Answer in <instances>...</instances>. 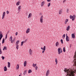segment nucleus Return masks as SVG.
<instances>
[{
  "instance_id": "nucleus-1",
  "label": "nucleus",
  "mask_w": 76,
  "mask_h": 76,
  "mask_svg": "<svg viewBox=\"0 0 76 76\" xmlns=\"http://www.w3.org/2000/svg\"><path fill=\"white\" fill-rule=\"evenodd\" d=\"M65 72H66L67 73V75L68 76H75L74 75V73L72 71H69L68 70L65 68L64 69V70Z\"/></svg>"
},
{
  "instance_id": "nucleus-2",
  "label": "nucleus",
  "mask_w": 76,
  "mask_h": 76,
  "mask_svg": "<svg viewBox=\"0 0 76 76\" xmlns=\"http://www.w3.org/2000/svg\"><path fill=\"white\" fill-rule=\"evenodd\" d=\"M58 54H60L61 53H62V52L63 51H62V49H61V48H58Z\"/></svg>"
},
{
  "instance_id": "nucleus-3",
  "label": "nucleus",
  "mask_w": 76,
  "mask_h": 76,
  "mask_svg": "<svg viewBox=\"0 0 76 76\" xmlns=\"http://www.w3.org/2000/svg\"><path fill=\"white\" fill-rule=\"evenodd\" d=\"M43 16L42 15L41 17L40 18V22L41 23H42L43 22V20H43Z\"/></svg>"
},
{
  "instance_id": "nucleus-4",
  "label": "nucleus",
  "mask_w": 76,
  "mask_h": 76,
  "mask_svg": "<svg viewBox=\"0 0 76 76\" xmlns=\"http://www.w3.org/2000/svg\"><path fill=\"white\" fill-rule=\"evenodd\" d=\"M46 49L45 46H44L43 48V50L42 51V53L43 54L45 52V51Z\"/></svg>"
},
{
  "instance_id": "nucleus-5",
  "label": "nucleus",
  "mask_w": 76,
  "mask_h": 76,
  "mask_svg": "<svg viewBox=\"0 0 76 76\" xmlns=\"http://www.w3.org/2000/svg\"><path fill=\"white\" fill-rule=\"evenodd\" d=\"M16 41V39L14 38L13 39V40H12L11 41V43H15V41Z\"/></svg>"
},
{
  "instance_id": "nucleus-6",
  "label": "nucleus",
  "mask_w": 76,
  "mask_h": 76,
  "mask_svg": "<svg viewBox=\"0 0 76 76\" xmlns=\"http://www.w3.org/2000/svg\"><path fill=\"white\" fill-rule=\"evenodd\" d=\"M50 73V70H47V72L46 73V76H48V74Z\"/></svg>"
},
{
  "instance_id": "nucleus-7",
  "label": "nucleus",
  "mask_w": 76,
  "mask_h": 76,
  "mask_svg": "<svg viewBox=\"0 0 76 76\" xmlns=\"http://www.w3.org/2000/svg\"><path fill=\"white\" fill-rule=\"evenodd\" d=\"M59 45H60V43L58 42H57L56 43V47H58Z\"/></svg>"
},
{
  "instance_id": "nucleus-8",
  "label": "nucleus",
  "mask_w": 76,
  "mask_h": 76,
  "mask_svg": "<svg viewBox=\"0 0 76 76\" xmlns=\"http://www.w3.org/2000/svg\"><path fill=\"white\" fill-rule=\"evenodd\" d=\"M70 26H68L66 28V31H69V30H70Z\"/></svg>"
},
{
  "instance_id": "nucleus-9",
  "label": "nucleus",
  "mask_w": 76,
  "mask_h": 76,
  "mask_svg": "<svg viewBox=\"0 0 76 76\" xmlns=\"http://www.w3.org/2000/svg\"><path fill=\"white\" fill-rule=\"evenodd\" d=\"M32 50L31 49H30L29 51V53L31 56H32Z\"/></svg>"
},
{
  "instance_id": "nucleus-10",
  "label": "nucleus",
  "mask_w": 76,
  "mask_h": 76,
  "mask_svg": "<svg viewBox=\"0 0 76 76\" xmlns=\"http://www.w3.org/2000/svg\"><path fill=\"white\" fill-rule=\"evenodd\" d=\"M30 30V29L29 28H28L27 29V30L26 31V34H28V33H29V32Z\"/></svg>"
},
{
  "instance_id": "nucleus-11",
  "label": "nucleus",
  "mask_w": 76,
  "mask_h": 76,
  "mask_svg": "<svg viewBox=\"0 0 76 76\" xmlns=\"http://www.w3.org/2000/svg\"><path fill=\"white\" fill-rule=\"evenodd\" d=\"M21 7H22V6H20L18 7V11H19V12H20V10H21Z\"/></svg>"
},
{
  "instance_id": "nucleus-12",
  "label": "nucleus",
  "mask_w": 76,
  "mask_h": 76,
  "mask_svg": "<svg viewBox=\"0 0 76 76\" xmlns=\"http://www.w3.org/2000/svg\"><path fill=\"white\" fill-rule=\"evenodd\" d=\"M4 72H6V71H7V68L6 66H4Z\"/></svg>"
},
{
  "instance_id": "nucleus-13",
  "label": "nucleus",
  "mask_w": 76,
  "mask_h": 76,
  "mask_svg": "<svg viewBox=\"0 0 76 76\" xmlns=\"http://www.w3.org/2000/svg\"><path fill=\"white\" fill-rule=\"evenodd\" d=\"M26 63H27V62L26 61H25L24 63V67H26Z\"/></svg>"
},
{
  "instance_id": "nucleus-14",
  "label": "nucleus",
  "mask_w": 76,
  "mask_h": 76,
  "mask_svg": "<svg viewBox=\"0 0 76 76\" xmlns=\"http://www.w3.org/2000/svg\"><path fill=\"white\" fill-rule=\"evenodd\" d=\"M31 16H32V13H30L29 14V15L28 17V18H31Z\"/></svg>"
},
{
  "instance_id": "nucleus-15",
  "label": "nucleus",
  "mask_w": 76,
  "mask_h": 76,
  "mask_svg": "<svg viewBox=\"0 0 76 76\" xmlns=\"http://www.w3.org/2000/svg\"><path fill=\"white\" fill-rule=\"evenodd\" d=\"M68 21H69V20H68V19H66L65 20L64 24H66L67 22H68Z\"/></svg>"
},
{
  "instance_id": "nucleus-16",
  "label": "nucleus",
  "mask_w": 76,
  "mask_h": 76,
  "mask_svg": "<svg viewBox=\"0 0 76 76\" xmlns=\"http://www.w3.org/2000/svg\"><path fill=\"white\" fill-rule=\"evenodd\" d=\"M72 37L73 38H75V34H72Z\"/></svg>"
},
{
  "instance_id": "nucleus-17",
  "label": "nucleus",
  "mask_w": 76,
  "mask_h": 76,
  "mask_svg": "<svg viewBox=\"0 0 76 76\" xmlns=\"http://www.w3.org/2000/svg\"><path fill=\"white\" fill-rule=\"evenodd\" d=\"M19 65L18 64L17 65L16 69L18 70V69H19Z\"/></svg>"
},
{
  "instance_id": "nucleus-18",
  "label": "nucleus",
  "mask_w": 76,
  "mask_h": 76,
  "mask_svg": "<svg viewBox=\"0 0 76 76\" xmlns=\"http://www.w3.org/2000/svg\"><path fill=\"white\" fill-rule=\"evenodd\" d=\"M66 41H69V37H66Z\"/></svg>"
},
{
  "instance_id": "nucleus-19",
  "label": "nucleus",
  "mask_w": 76,
  "mask_h": 76,
  "mask_svg": "<svg viewBox=\"0 0 76 76\" xmlns=\"http://www.w3.org/2000/svg\"><path fill=\"white\" fill-rule=\"evenodd\" d=\"M27 72V70H26L25 71H24V73H23V75H26V74L27 73V72Z\"/></svg>"
},
{
  "instance_id": "nucleus-20",
  "label": "nucleus",
  "mask_w": 76,
  "mask_h": 76,
  "mask_svg": "<svg viewBox=\"0 0 76 76\" xmlns=\"http://www.w3.org/2000/svg\"><path fill=\"white\" fill-rule=\"evenodd\" d=\"M3 50H7V47L4 46L3 49Z\"/></svg>"
},
{
  "instance_id": "nucleus-21",
  "label": "nucleus",
  "mask_w": 76,
  "mask_h": 76,
  "mask_svg": "<svg viewBox=\"0 0 76 76\" xmlns=\"http://www.w3.org/2000/svg\"><path fill=\"white\" fill-rule=\"evenodd\" d=\"M16 46L17 50H18V48H19V45H18V44L16 45Z\"/></svg>"
},
{
  "instance_id": "nucleus-22",
  "label": "nucleus",
  "mask_w": 76,
  "mask_h": 76,
  "mask_svg": "<svg viewBox=\"0 0 76 76\" xmlns=\"http://www.w3.org/2000/svg\"><path fill=\"white\" fill-rule=\"evenodd\" d=\"M62 10H59V15L61 14V13H62Z\"/></svg>"
},
{
  "instance_id": "nucleus-23",
  "label": "nucleus",
  "mask_w": 76,
  "mask_h": 76,
  "mask_svg": "<svg viewBox=\"0 0 76 76\" xmlns=\"http://www.w3.org/2000/svg\"><path fill=\"white\" fill-rule=\"evenodd\" d=\"M19 3H20V2H18L16 3V5H17V6H19Z\"/></svg>"
},
{
  "instance_id": "nucleus-24",
  "label": "nucleus",
  "mask_w": 76,
  "mask_h": 76,
  "mask_svg": "<svg viewBox=\"0 0 76 76\" xmlns=\"http://www.w3.org/2000/svg\"><path fill=\"white\" fill-rule=\"evenodd\" d=\"M12 39H12V37L10 36V41H11L12 40Z\"/></svg>"
},
{
  "instance_id": "nucleus-25",
  "label": "nucleus",
  "mask_w": 76,
  "mask_h": 76,
  "mask_svg": "<svg viewBox=\"0 0 76 76\" xmlns=\"http://www.w3.org/2000/svg\"><path fill=\"white\" fill-rule=\"evenodd\" d=\"M45 3V1H43L42 3L41 4V6H43V5H44V4Z\"/></svg>"
},
{
  "instance_id": "nucleus-26",
  "label": "nucleus",
  "mask_w": 76,
  "mask_h": 76,
  "mask_svg": "<svg viewBox=\"0 0 76 76\" xmlns=\"http://www.w3.org/2000/svg\"><path fill=\"white\" fill-rule=\"evenodd\" d=\"M55 62L56 63V64H57L58 61H57V58H56L55 59Z\"/></svg>"
},
{
  "instance_id": "nucleus-27",
  "label": "nucleus",
  "mask_w": 76,
  "mask_h": 76,
  "mask_svg": "<svg viewBox=\"0 0 76 76\" xmlns=\"http://www.w3.org/2000/svg\"><path fill=\"white\" fill-rule=\"evenodd\" d=\"M32 72V71L31 69H29L28 71V73H31Z\"/></svg>"
},
{
  "instance_id": "nucleus-28",
  "label": "nucleus",
  "mask_w": 76,
  "mask_h": 76,
  "mask_svg": "<svg viewBox=\"0 0 76 76\" xmlns=\"http://www.w3.org/2000/svg\"><path fill=\"white\" fill-rule=\"evenodd\" d=\"M20 41L19 40H18L15 43L16 45H17L18 44H19V42Z\"/></svg>"
},
{
  "instance_id": "nucleus-29",
  "label": "nucleus",
  "mask_w": 76,
  "mask_h": 76,
  "mask_svg": "<svg viewBox=\"0 0 76 76\" xmlns=\"http://www.w3.org/2000/svg\"><path fill=\"white\" fill-rule=\"evenodd\" d=\"M63 51L64 52H66V49H65V47H64L63 48Z\"/></svg>"
},
{
  "instance_id": "nucleus-30",
  "label": "nucleus",
  "mask_w": 76,
  "mask_h": 76,
  "mask_svg": "<svg viewBox=\"0 0 76 76\" xmlns=\"http://www.w3.org/2000/svg\"><path fill=\"white\" fill-rule=\"evenodd\" d=\"M6 15V12H4L2 14V16H5V15Z\"/></svg>"
},
{
  "instance_id": "nucleus-31",
  "label": "nucleus",
  "mask_w": 76,
  "mask_h": 76,
  "mask_svg": "<svg viewBox=\"0 0 76 76\" xmlns=\"http://www.w3.org/2000/svg\"><path fill=\"white\" fill-rule=\"evenodd\" d=\"M4 38L2 40V44H4Z\"/></svg>"
},
{
  "instance_id": "nucleus-32",
  "label": "nucleus",
  "mask_w": 76,
  "mask_h": 76,
  "mask_svg": "<svg viewBox=\"0 0 76 76\" xmlns=\"http://www.w3.org/2000/svg\"><path fill=\"white\" fill-rule=\"evenodd\" d=\"M3 36L2 34H0V37L1 38H3Z\"/></svg>"
},
{
  "instance_id": "nucleus-33",
  "label": "nucleus",
  "mask_w": 76,
  "mask_h": 76,
  "mask_svg": "<svg viewBox=\"0 0 76 76\" xmlns=\"http://www.w3.org/2000/svg\"><path fill=\"white\" fill-rule=\"evenodd\" d=\"M72 18H74V19H75L76 18V16L75 15H74L72 16Z\"/></svg>"
},
{
  "instance_id": "nucleus-34",
  "label": "nucleus",
  "mask_w": 76,
  "mask_h": 76,
  "mask_svg": "<svg viewBox=\"0 0 76 76\" xmlns=\"http://www.w3.org/2000/svg\"><path fill=\"white\" fill-rule=\"evenodd\" d=\"M66 12L67 13H68L69 12V9H67Z\"/></svg>"
},
{
  "instance_id": "nucleus-35",
  "label": "nucleus",
  "mask_w": 76,
  "mask_h": 76,
  "mask_svg": "<svg viewBox=\"0 0 76 76\" xmlns=\"http://www.w3.org/2000/svg\"><path fill=\"white\" fill-rule=\"evenodd\" d=\"M51 4V3H49L48 4V7H50V5Z\"/></svg>"
},
{
  "instance_id": "nucleus-36",
  "label": "nucleus",
  "mask_w": 76,
  "mask_h": 76,
  "mask_svg": "<svg viewBox=\"0 0 76 76\" xmlns=\"http://www.w3.org/2000/svg\"><path fill=\"white\" fill-rule=\"evenodd\" d=\"M1 58H2V60H4L5 58H4V57L3 56H1Z\"/></svg>"
},
{
  "instance_id": "nucleus-37",
  "label": "nucleus",
  "mask_w": 76,
  "mask_h": 76,
  "mask_svg": "<svg viewBox=\"0 0 76 76\" xmlns=\"http://www.w3.org/2000/svg\"><path fill=\"white\" fill-rule=\"evenodd\" d=\"M61 44H63V39H61Z\"/></svg>"
},
{
  "instance_id": "nucleus-38",
  "label": "nucleus",
  "mask_w": 76,
  "mask_h": 76,
  "mask_svg": "<svg viewBox=\"0 0 76 76\" xmlns=\"http://www.w3.org/2000/svg\"><path fill=\"white\" fill-rule=\"evenodd\" d=\"M2 54V51H1V50L0 49V54Z\"/></svg>"
},
{
  "instance_id": "nucleus-39",
  "label": "nucleus",
  "mask_w": 76,
  "mask_h": 76,
  "mask_svg": "<svg viewBox=\"0 0 76 76\" xmlns=\"http://www.w3.org/2000/svg\"><path fill=\"white\" fill-rule=\"evenodd\" d=\"M4 17H5V16L2 15V19H4Z\"/></svg>"
},
{
  "instance_id": "nucleus-40",
  "label": "nucleus",
  "mask_w": 76,
  "mask_h": 76,
  "mask_svg": "<svg viewBox=\"0 0 76 76\" xmlns=\"http://www.w3.org/2000/svg\"><path fill=\"white\" fill-rule=\"evenodd\" d=\"M4 17H5V16L2 15V19H4Z\"/></svg>"
},
{
  "instance_id": "nucleus-41",
  "label": "nucleus",
  "mask_w": 76,
  "mask_h": 76,
  "mask_svg": "<svg viewBox=\"0 0 76 76\" xmlns=\"http://www.w3.org/2000/svg\"><path fill=\"white\" fill-rule=\"evenodd\" d=\"M7 15H8V14H9V11H7Z\"/></svg>"
},
{
  "instance_id": "nucleus-42",
  "label": "nucleus",
  "mask_w": 76,
  "mask_h": 76,
  "mask_svg": "<svg viewBox=\"0 0 76 76\" xmlns=\"http://www.w3.org/2000/svg\"><path fill=\"white\" fill-rule=\"evenodd\" d=\"M23 42H22L21 43V46H22V45H23Z\"/></svg>"
},
{
  "instance_id": "nucleus-43",
  "label": "nucleus",
  "mask_w": 76,
  "mask_h": 76,
  "mask_svg": "<svg viewBox=\"0 0 76 76\" xmlns=\"http://www.w3.org/2000/svg\"><path fill=\"white\" fill-rule=\"evenodd\" d=\"M70 18L71 19H72V18H73V16H72V15H70Z\"/></svg>"
},
{
  "instance_id": "nucleus-44",
  "label": "nucleus",
  "mask_w": 76,
  "mask_h": 76,
  "mask_svg": "<svg viewBox=\"0 0 76 76\" xmlns=\"http://www.w3.org/2000/svg\"><path fill=\"white\" fill-rule=\"evenodd\" d=\"M35 69L36 70H37V69H38V66H36V67H35Z\"/></svg>"
},
{
  "instance_id": "nucleus-45",
  "label": "nucleus",
  "mask_w": 76,
  "mask_h": 76,
  "mask_svg": "<svg viewBox=\"0 0 76 76\" xmlns=\"http://www.w3.org/2000/svg\"><path fill=\"white\" fill-rule=\"evenodd\" d=\"M75 18H72V21H73L75 20Z\"/></svg>"
},
{
  "instance_id": "nucleus-46",
  "label": "nucleus",
  "mask_w": 76,
  "mask_h": 76,
  "mask_svg": "<svg viewBox=\"0 0 76 76\" xmlns=\"http://www.w3.org/2000/svg\"><path fill=\"white\" fill-rule=\"evenodd\" d=\"M33 67H35V66L34 64H33Z\"/></svg>"
},
{
  "instance_id": "nucleus-47",
  "label": "nucleus",
  "mask_w": 76,
  "mask_h": 76,
  "mask_svg": "<svg viewBox=\"0 0 76 76\" xmlns=\"http://www.w3.org/2000/svg\"><path fill=\"white\" fill-rule=\"evenodd\" d=\"M65 36H66V35L64 34L63 35V37H64L65 38Z\"/></svg>"
},
{
  "instance_id": "nucleus-48",
  "label": "nucleus",
  "mask_w": 76,
  "mask_h": 76,
  "mask_svg": "<svg viewBox=\"0 0 76 76\" xmlns=\"http://www.w3.org/2000/svg\"><path fill=\"white\" fill-rule=\"evenodd\" d=\"M8 65H10V63L9 62H8Z\"/></svg>"
},
{
  "instance_id": "nucleus-49",
  "label": "nucleus",
  "mask_w": 76,
  "mask_h": 76,
  "mask_svg": "<svg viewBox=\"0 0 76 76\" xmlns=\"http://www.w3.org/2000/svg\"><path fill=\"white\" fill-rule=\"evenodd\" d=\"M10 65H8V68H10Z\"/></svg>"
},
{
  "instance_id": "nucleus-50",
  "label": "nucleus",
  "mask_w": 76,
  "mask_h": 76,
  "mask_svg": "<svg viewBox=\"0 0 76 76\" xmlns=\"http://www.w3.org/2000/svg\"><path fill=\"white\" fill-rule=\"evenodd\" d=\"M51 1V0H47V1H48V2H50Z\"/></svg>"
},
{
  "instance_id": "nucleus-51",
  "label": "nucleus",
  "mask_w": 76,
  "mask_h": 76,
  "mask_svg": "<svg viewBox=\"0 0 76 76\" xmlns=\"http://www.w3.org/2000/svg\"><path fill=\"white\" fill-rule=\"evenodd\" d=\"M15 35H18V32H16L15 33Z\"/></svg>"
},
{
  "instance_id": "nucleus-52",
  "label": "nucleus",
  "mask_w": 76,
  "mask_h": 76,
  "mask_svg": "<svg viewBox=\"0 0 76 76\" xmlns=\"http://www.w3.org/2000/svg\"><path fill=\"white\" fill-rule=\"evenodd\" d=\"M66 0H64L63 1V3H64V2H66Z\"/></svg>"
},
{
  "instance_id": "nucleus-53",
  "label": "nucleus",
  "mask_w": 76,
  "mask_h": 76,
  "mask_svg": "<svg viewBox=\"0 0 76 76\" xmlns=\"http://www.w3.org/2000/svg\"><path fill=\"white\" fill-rule=\"evenodd\" d=\"M23 42V43H25V42H26V41H23L22 42Z\"/></svg>"
},
{
  "instance_id": "nucleus-54",
  "label": "nucleus",
  "mask_w": 76,
  "mask_h": 76,
  "mask_svg": "<svg viewBox=\"0 0 76 76\" xmlns=\"http://www.w3.org/2000/svg\"><path fill=\"white\" fill-rule=\"evenodd\" d=\"M3 33L1 31H0V34H2Z\"/></svg>"
},
{
  "instance_id": "nucleus-55",
  "label": "nucleus",
  "mask_w": 76,
  "mask_h": 76,
  "mask_svg": "<svg viewBox=\"0 0 76 76\" xmlns=\"http://www.w3.org/2000/svg\"><path fill=\"white\" fill-rule=\"evenodd\" d=\"M68 36H67V34H66V37H68Z\"/></svg>"
},
{
  "instance_id": "nucleus-56",
  "label": "nucleus",
  "mask_w": 76,
  "mask_h": 76,
  "mask_svg": "<svg viewBox=\"0 0 76 76\" xmlns=\"http://www.w3.org/2000/svg\"><path fill=\"white\" fill-rule=\"evenodd\" d=\"M7 36H5V39H7Z\"/></svg>"
},
{
  "instance_id": "nucleus-57",
  "label": "nucleus",
  "mask_w": 76,
  "mask_h": 76,
  "mask_svg": "<svg viewBox=\"0 0 76 76\" xmlns=\"http://www.w3.org/2000/svg\"><path fill=\"white\" fill-rule=\"evenodd\" d=\"M41 50H43V48L42 47L41 48Z\"/></svg>"
},
{
  "instance_id": "nucleus-58",
  "label": "nucleus",
  "mask_w": 76,
  "mask_h": 76,
  "mask_svg": "<svg viewBox=\"0 0 76 76\" xmlns=\"http://www.w3.org/2000/svg\"><path fill=\"white\" fill-rule=\"evenodd\" d=\"M1 38H2L1 37H0V41L1 39Z\"/></svg>"
},
{
  "instance_id": "nucleus-59",
  "label": "nucleus",
  "mask_w": 76,
  "mask_h": 76,
  "mask_svg": "<svg viewBox=\"0 0 76 76\" xmlns=\"http://www.w3.org/2000/svg\"><path fill=\"white\" fill-rule=\"evenodd\" d=\"M35 66H37V64H35Z\"/></svg>"
},
{
  "instance_id": "nucleus-60",
  "label": "nucleus",
  "mask_w": 76,
  "mask_h": 76,
  "mask_svg": "<svg viewBox=\"0 0 76 76\" xmlns=\"http://www.w3.org/2000/svg\"><path fill=\"white\" fill-rule=\"evenodd\" d=\"M25 41H26V42L27 41V39H26Z\"/></svg>"
},
{
  "instance_id": "nucleus-61",
  "label": "nucleus",
  "mask_w": 76,
  "mask_h": 76,
  "mask_svg": "<svg viewBox=\"0 0 76 76\" xmlns=\"http://www.w3.org/2000/svg\"><path fill=\"white\" fill-rule=\"evenodd\" d=\"M20 75L21 76H22V73H21L20 74Z\"/></svg>"
},
{
  "instance_id": "nucleus-62",
  "label": "nucleus",
  "mask_w": 76,
  "mask_h": 76,
  "mask_svg": "<svg viewBox=\"0 0 76 76\" xmlns=\"http://www.w3.org/2000/svg\"><path fill=\"white\" fill-rule=\"evenodd\" d=\"M1 46V43H0V48H1V47H0V46Z\"/></svg>"
},
{
  "instance_id": "nucleus-63",
  "label": "nucleus",
  "mask_w": 76,
  "mask_h": 76,
  "mask_svg": "<svg viewBox=\"0 0 76 76\" xmlns=\"http://www.w3.org/2000/svg\"><path fill=\"white\" fill-rule=\"evenodd\" d=\"M7 34L6 35V37H7Z\"/></svg>"
},
{
  "instance_id": "nucleus-64",
  "label": "nucleus",
  "mask_w": 76,
  "mask_h": 76,
  "mask_svg": "<svg viewBox=\"0 0 76 76\" xmlns=\"http://www.w3.org/2000/svg\"><path fill=\"white\" fill-rule=\"evenodd\" d=\"M21 76V75H19V76Z\"/></svg>"
}]
</instances>
